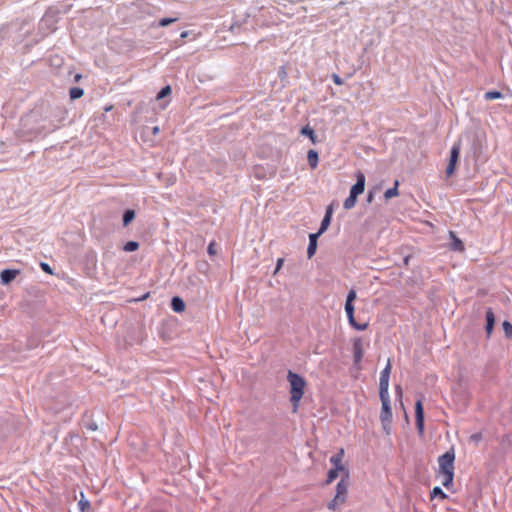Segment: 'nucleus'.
Wrapping results in <instances>:
<instances>
[{
  "label": "nucleus",
  "instance_id": "1",
  "mask_svg": "<svg viewBox=\"0 0 512 512\" xmlns=\"http://www.w3.org/2000/svg\"><path fill=\"white\" fill-rule=\"evenodd\" d=\"M454 462H455V451L454 448H450L443 455L438 458L439 470L438 473L441 477L442 485L450 489L453 486L454 480Z\"/></svg>",
  "mask_w": 512,
  "mask_h": 512
},
{
  "label": "nucleus",
  "instance_id": "2",
  "mask_svg": "<svg viewBox=\"0 0 512 512\" xmlns=\"http://www.w3.org/2000/svg\"><path fill=\"white\" fill-rule=\"evenodd\" d=\"M287 380L290 384V401L293 406V412L295 413L298 411L300 401L304 395L306 381L302 376L292 371L288 372Z\"/></svg>",
  "mask_w": 512,
  "mask_h": 512
},
{
  "label": "nucleus",
  "instance_id": "3",
  "mask_svg": "<svg viewBox=\"0 0 512 512\" xmlns=\"http://www.w3.org/2000/svg\"><path fill=\"white\" fill-rule=\"evenodd\" d=\"M382 408L380 413V420L384 430L388 432V426L392 421V410L390 405L389 393H379Z\"/></svg>",
  "mask_w": 512,
  "mask_h": 512
},
{
  "label": "nucleus",
  "instance_id": "4",
  "mask_svg": "<svg viewBox=\"0 0 512 512\" xmlns=\"http://www.w3.org/2000/svg\"><path fill=\"white\" fill-rule=\"evenodd\" d=\"M354 310L355 309H354L353 303H347V302L345 303V312H346L349 324L355 330H358V331L366 330L369 327V322L366 321V322L360 323V322L356 321L355 316H354Z\"/></svg>",
  "mask_w": 512,
  "mask_h": 512
},
{
  "label": "nucleus",
  "instance_id": "5",
  "mask_svg": "<svg viewBox=\"0 0 512 512\" xmlns=\"http://www.w3.org/2000/svg\"><path fill=\"white\" fill-rule=\"evenodd\" d=\"M460 151H461V143L460 142L454 143L451 148V151H450V161L446 168L447 177H450L453 175L455 168H456V164H457L459 156H460Z\"/></svg>",
  "mask_w": 512,
  "mask_h": 512
},
{
  "label": "nucleus",
  "instance_id": "6",
  "mask_svg": "<svg viewBox=\"0 0 512 512\" xmlns=\"http://www.w3.org/2000/svg\"><path fill=\"white\" fill-rule=\"evenodd\" d=\"M392 365L390 359H388L386 367L382 370L379 379V393H389V378L391 373Z\"/></svg>",
  "mask_w": 512,
  "mask_h": 512
},
{
  "label": "nucleus",
  "instance_id": "7",
  "mask_svg": "<svg viewBox=\"0 0 512 512\" xmlns=\"http://www.w3.org/2000/svg\"><path fill=\"white\" fill-rule=\"evenodd\" d=\"M415 419H416V427L418 430V433L420 435H423L424 433V409L422 400L419 399L415 403Z\"/></svg>",
  "mask_w": 512,
  "mask_h": 512
},
{
  "label": "nucleus",
  "instance_id": "8",
  "mask_svg": "<svg viewBox=\"0 0 512 512\" xmlns=\"http://www.w3.org/2000/svg\"><path fill=\"white\" fill-rule=\"evenodd\" d=\"M355 176L356 183L351 187L350 193L358 197L365 189V175L362 172H357Z\"/></svg>",
  "mask_w": 512,
  "mask_h": 512
},
{
  "label": "nucleus",
  "instance_id": "9",
  "mask_svg": "<svg viewBox=\"0 0 512 512\" xmlns=\"http://www.w3.org/2000/svg\"><path fill=\"white\" fill-rule=\"evenodd\" d=\"M353 354H354V363L359 364L364 355V347L362 340L357 338L353 341Z\"/></svg>",
  "mask_w": 512,
  "mask_h": 512
},
{
  "label": "nucleus",
  "instance_id": "10",
  "mask_svg": "<svg viewBox=\"0 0 512 512\" xmlns=\"http://www.w3.org/2000/svg\"><path fill=\"white\" fill-rule=\"evenodd\" d=\"M333 211H334L333 204L328 205L318 233L322 234L328 229V227L331 223Z\"/></svg>",
  "mask_w": 512,
  "mask_h": 512
},
{
  "label": "nucleus",
  "instance_id": "11",
  "mask_svg": "<svg viewBox=\"0 0 512 512\" xmlns=\"http://www.w3.org/2000/svg\"><path fill=\"white\" fill-rule=\"evenodd\" d=\"M20 274V270L16 269H5L0 274L1 283L3 285L9 284Z\"/></svg>",
  "mask_w": 512,
  "mask_h": 512
},
{
  "label": "nucleus",
  "instance_id": "12",
  "mask_svg": "<svg viewBox=\"0 0 512 512\" xmlns=\"http://www.w3.org/2000/svg\"><path fill=\"white\" fill-rule=\"evenodd\" d=\"M320 235L321 234L318 232L312 233L309 235V245H308V249H307L308 258H312L314 256V254L316 253L317 239Z\"/></svg>",
  "mask_w": 512,
  "mask_h": 512
},
{
  "label": "nucleus",
  "instance_id": "13",
  "mask_svg": "<svg viewBox=\"0 0 512 512\" xmlns=\"http://www.w3.org/2000/svg\"><path fill=\"white\" fill-rule=\"evenodd\" d=\"M449 237L452 240L451 249L453 251L463 252L465 250L462 240L457 237L455 232L449 231Z\"/></svg>",
  "mask_w": 512,
  "mask_h": 512
},
{
  "label": "nucleus",
  "instance_id": "14",
  "mask_svg": "<svg viewBox=\"0 0 512 512\" xmlns=\"http://www.w3.org/2000/svg\"><path fill=\"white\" fill-rule=\"evenodd\" d=\"M343 457H344V449L341 448L335 455H333L330 458V462L333 465V468H338V469H341V470H346L344 465L342 464Z\"/></svg>",
  "mask_w": 512,
  "mask_h": 512
},
{
  "label": "nucleus",
  "instance_id": "15",
  "mask_svg": "<svg viewBox=\"0 0 512 512\" xmlns=\"http://www.w3.org/2000/svg\"><path fill=\"white\" fill-rule=\"evenodd\" d=\"M486 322H487L486 323V332H487V335L490 336V334L493 331V327H494V323H495L494 313L491 308H489L486 311Z\"/></svg>",
  "mask_w": 512,
  "mask_h": 512
},
{
  "label": "nucleus",
  "instance_id": "16",
  "mask_svg": "<svg viewBox=\"0 0 512 512\" xmlns=\"http://www.w3.org/2000/svg\"><path fill=\"white\" fill-rule=\"evenodd\" d=\"M307 161L311 169H316L319 162L318 153L316 150L310 149L307 152Z\"/></svg>",
  "mask_w": 512,
  "mask_h": 512
},
{
  "label": "nucleus",
  "instance_id": "17",
  "mask_svg": "<svg viewBox=\"0 0 512 512\" xmlns=\"http://www.w3.org/2000/svg\"><path fill=\"white\" fill-rule=\"evenodd\" d=\"M171 307L175 312H183L185 310V303L180 297H173Z\"/></svg>",
  "mask_w": 512,
  "mask_h": 512
},
{
  "label": "nucleus",
  "instance_id": "18",
  "mask_svg": "<svg viewBox=\"0 0 512 512\" xmlns=\"http://www.w3.org/2000/svg\"><path fill=\"white\" fill-rule=\"evenodd\" d=\"M346 495H347V484L344 482V480H341L340 482H338V484L336 486V495L335 496H340V498L346 500Z\"/></svg>",
  "mask_w": 512,
  "mask_h": 512
},
{
  "label": "nucleus",
  "instance_id": "19",
  "mask_svg": "<svg viewBox=\"0 0 512 512\" xmlns=\"http://www.w3.org/2000/svg\"><path fill=\"white\" fill-rule=\"evenodd\" d=\"M398 186H399V181L396 180L394 183V187L389 188L385 191V193H384L385 199L388 200V199L398 196L399 195Z\"/></svg>",
  "mask_w": 512,
  "mask_h": 512
},
{
  "label": "nucleus",
  "instance_id": "20",
  "mask_svg": "<svg viewBox=\"0 0 512 512\" xmlns=\"http://www.w3.org/2000/svg\"><path fill=\"white\" fill-rule=\"evenodd\" d=\"M438 497L441 500H445L448 498L447 494L442 491L440 487H434L430 493V499H434Z\"/></svg>",
  "mask_w": 512,
  "mask_h": 512
},
{
  "label": "nucleus",
  "instance_id": "21",
  "mask_svg": "<svg viewBox=\"0 0 512 512\" xmlns=\"http://www.w3.org/2000/svg\"><path fill=\"white\" fill-rule=\"evenodd\" d=\"M301 134L308 136L313 144H315L317 142L314 130L309 125H307L301 129Z\"/></svg>",
  "mask_w": 512,
  "mask_h": 512
},
{
  "label": "nucleus",
  "instance_id": "22",
  "mask_svg": "<svg viewBox=\"0 0 512 512\" xmlns=\"http://www.w3.org/2000/svg\"><path fill=\"white\" fill-rule=\"evenodd\" d=\"M339 472H345L346 475L348 474V472L346 470H341V469H338V468H332L329 470L328 472V477H327V483H331L333 482L339 475Z\"/></svg>",
  "mask_w": 512,
  "mask_h": 512
},
{
  "label": "nucleus",
  "instance_id": "23",
  "mask_svg": "<svg viewBox=\"0 0 512 512\" xmlns=\"http://www.w3.org/2000/svg\"><path fill=\"white\" fill-rule=\"evenodd\" d=\"M356 202H357V196L350 193L348 198H346V200L344 201L343 206L346 210H350L356 205Z\"/></svg>",
  "mask_w": 512,
  "mask_h": 512
},
{
  "label": "nucleus",
  "instance_id": "24",
  "mask_svg": "<svg viewBox=\"0 0 512 512\" xmlns=\"http://www.w3.org/2000/svg\"><path fill=\"white\" fill-rule=\"evenodd\" d=\"M345 503V499L340 498V496H335L332 501L328 504V508L331 510H336L339 506Z\"/></svg>",
  "mask_w": 512,
  "mask_h": 512
},
{
  "label": "nucleus",
  "instance_id": "25",
  "mask_svg": "<svg viewBox=\"0 0 512 512\" xmlns=\"http://www.w3.org/2000/svg\"><path fill=\"white\" fill-rule=\"evenodd\" d=\"M83 94H84V91L80 87H73L69 91V96H70V98L72 100H75V99H78V98L82 97Z\"/></svg>",
  "mask_w": 512,
  "mask_h": 512
},
{
  "label": "nucleus",
  "instance_id": "26",
  "mask_svg": "<svg viewBox=\"0 0 512 512\" xmlns=\"http://www.w3.org/2000/svg\"><path fill=\"white\" fill-rule=\"evenodd\" d=\"M81 496H83V494H81ZM78 505H79L81 512H90L91 511L90 502L88 500L84 499V497H82L79 500Z\"/></svg>",
  "mask_w": 512,
  "mask_h": 512
},
{
  "label": "nucleus",
  "instance_id": "27",
  "mask_svg": "<svg viewBox=\"0 0 512 512\" xmlns=\"http://www.w3.org/2000/svg\"><path fill=\"white\" fill-rule=\"evenodd\" d=\"M135 217V212L133 210H126L123 215V225L127 226Z\"/></svg>",
  "mask_w": 512,
  "mask_h": 512
},
{
  "label": "nucleus",
  "instance_id": "28",
  "mask_svg": "<svg viewBox=\"0 0 512 512\" xmlns=\"http://www.w3.org/2000/svg\"><path fill=\"white\" fill-rule=\"evenodd\" d=\"M138 248H139V243L136 241H129L123 247L124 251H126V252H133V251H136Z\"/></svg>",
  "mask_w": 512,
  "mask_h": 512
},
{
  "label": "nucleus",
  "instance_id": "29",
  "mask_svg": "<svg viewBox=\"0 0 512 512\" xmlns=\"http://www.w3.org/2000/svg\"><path fill=\"white\" fill-rule=\"evenodd\" d=\"M485 99L486 100H494V99H499L502 97V93L499 92V91H488L485 93L484 95Z\"/></svg>",
  "mask_w": 512,
  "mask_h": 512
},
{
  "label": "nucleus",
  "instance_id": "30",
  "mask_svg": "<svg viewBox=\"0 0 512 512\" xmlns=\"http://www.w3.org/2000/svg\"><path fill=\"white\" fill-rule=\"evenodd\" d=\"M502 327H503L505 335L508 338H511L512 337V324L508 321H504L502 324Z\"/></svg>",
  "mask_w": 512,
  "mask_h": 512
},
{
  "label": "nucleus",
  "instance_id": "31",
  "mask_svg": "<svg viewBox=\"0 0 512 512\" xmlns=\"http://www.w3.org/2000/svg\"><path fill=\"white\" fill-rule=\"evenodd\" d=\"M171 93V87L169 85L163 87L157 94V99H162Z\"/></svg>",
  "mask_w": 512,
  "mask_h": 512
},
{
  "label": "nucleus",
  "instance_id": "32",
  "mask_svg": "<svg viewBox=\"0 0 512 512\" xmlns=\"http://www.w3.org/2000/svg\"><path fill=\"white\" fill-rule=\"evenodd\" d=\"M482 438H483L482 433L481 432H477V433L472 434L469 437V440H470V442L477 444V443H479L482 440Z\"/></svg>",
  "mask_w": 512,
  "mask_h": 512
},
{
  "label": "nucleus",
  "instance_id": "33",
  "mask_svg": "<svg viewBox=\"0 0 512 512\" xmlns=\"http://www.w3.org/2000/svg\"><path fill=\"white\" fill-rule=\"evenodd\" d=\"M177 21V18H163L159 21V26L165 27Z\"/></svg>",
  "mask_w": 512,
  "mask_h": 512
},
{
  "label": "nucleus",
  "instance_id": "34",
  "mask_svg": "<svg viewBox=\"0 0 512 512\" xmlns=\"http://www.w3.org/2000/svg\"><path fill=\"white\" fill-rule=\"evenodd\" d=\"M356 297H357L356 291L355 290H350L348 295H347L346 302L347 303H353V301L356 299Z\"/></svg>",
  "mask_w": 512,
  "mask_h": 512
},
{
  "label": "nucleus",
  "instance_id": "35",
  "mask_svg": "<svg viewBox=\"0 0 512 512\" xmlns=\"http://www.w3.org/2000/svg\"><path fill=\"white\" fill-rule=\"evenodd\" d=\"M40 267H41V269H42L44 272H46L47 274H50V275H52V274H53V271H52L51 267L49 266V264H47V263H45V262H42V263L40 264Z\"/></svg>",
  "mask_w": 512,
  "mask_h": 512
},
{
  "label": "nucleus",
  "instance_id": "36",
  "mask_svg": "<svg viewBox=\"0 0 512 512\" xmlns=\"http://www.w3.org/2000/svg\"><path fill=\"white\" fill-rule=\"evenodd\" d=\"M207 252H208L209 255H215L216 254V249H215V243L214 242H211L208 245Z\"/></svg>",
  "mask_w": 512,
  "mask_h": 512
},
{
  "label": "nucleus",
  "instance_id": "37",
  "mask_svg": "<svg viewBox=\"0 0 512 512\" xmlns=\"http://www.w3.org/2000/svg\"><path fill=\"white\" fill-rule=\"evenodd\" d=\"M332 80L333 82L336 84V85H342L343 84V80L341 79V77L337 74H333L332 75Z\"/></svg>",
  "mask_w": 512,
  "mask_h": 512
},
{
  "label": "nucleus",
  "instance_id": "38",
  "mask_svg": "<svg viewBox=\"0 0 512 512\" xmlns=\"http://www.w3.org/2000/svg\"><path fill=\"white\" fill-rule=\"evenodd\" d=\"M283 262H284V260L282 258H279L277 260V264H276V268H275L274 274H276L281 269V267L283 265Z\"/></svg>",
  "mask_w": 512,
  "mask_h": 512
},
{
  "label": "nucleus",
  "instance_id": "39",
  "mask_svg": "<svg viewBox=\"0 0 512 512\" xmlns=\"http://www.w3.org/2000/svg\"><path fill=\"white\" fill-rule=\"evenodd\" d=\"M395 391H396L397 396H399V397L401 398V397H402V395H403L402 387H401L400 385H397V386L395 387Z\"/></svg>",
  "mask_w": 512,
  "mask_h": 512
},
{
  "label": "nucleus",
  "instance_id": "40",
  "mask_svg": "<svg viewBox=\"0 0 512 512\" xmlns=\"http://www.w3.org/2000/svg\"><path fill=\"white\" fill-rule=\"evenodd\" d=\"M188 34H189L188 31H183L180 36H181V38H186L188 36Z\"/></svg>",
  "mask_w": 512,
  "mask_h": 512
},
{
  "label": "nucleus",
  "instance_id": "41",
  "mask_svg": "<svg viewBox=\"0 0 512 512\" xmlns=\"http://www.w3.org/2000/svg\"><path fill=\"white\" fill-rule=\"evenodd\" d=\"M372 200H373V195L370 193V194L368 195L367 201H368L369 203H371V202H372Z\"/></svg>",
  "mask_w": 512,
  "mask_h": 512
},
{
  "label": "nucleus",
  "instance_id": "42",
  "mask_svg": "<svg viewBox=\"0 0 512 512\" xmlns=\"http://www.w3.org/2000/svg\"><path fill=\"white\" fill-rule=\"evenodd\" d=\"M157 131H158V128H157V127H155V128H154V133H157Z\"/></svg>",
  "mask_w": 512,
  "mask_h": 512
}]
</instances>
